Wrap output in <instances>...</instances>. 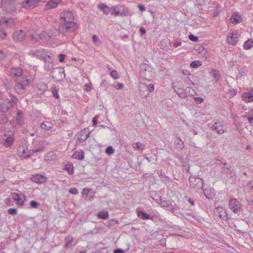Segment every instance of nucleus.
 Returning a JSON list of instances; mask_svg holds the SVG:
<instances>
[{
	"label": "nucleus",
	"instance_id": "24",
	"mask_svg": "<svg viewBox=\"0 0 253 253\" xmlns=\"http://www.w3.org/2000/svg\"><path fill=\"white\" fill-rule=\"evenodd\" d=\"M65 243L64 246V248L69 249L72 247V243L74 241V238L71 235H68L65 238Z\"/></svg>",
	"mask_w": 253,
	"mask_h": 253
},
{
	"label": "nucleus",
	"instance_id": "27",
	"mask_svg": "<svg viewBox=\"0 0 253 253\" xmlns=\"http://www.w3.org/2000/svg\"><path fill=\"white\" fill-rule=\"evenodd\" d=\"M14 89L18 94H22L25 92V87L18 82L15 84Z\"/></svg>",
	"mask_w": 253,
	"mask_h": 253
},
{
	"label": "nucleus",
	"instance_id": "62",
	"mask_svg": "<svg viewBox=\"0 0 253 253\" xmlns=\"http://www.w3.org/2000/svg\"><path fill=\"white\" fill-rule=\"evenodd\" d=\"M125 251L121 249H117L114 251V253H124Z\"/></svg>",
	"mask_w": 253,
	"mask_h": 253
},
{
	"label": "nucleus",
	"instance_id": "6",
	"mask_svg": "<svg viewBox=\"0 0 253 253\" xmlns=\"http://www.w3.org/2000/svg\"><path fill=\"white\" fill-rule=\"evenodd\" d=\"M51 77L56 81H59L65 78L64 69L62 68H53L51 73Z\"/></svg>",
	"mask_w": 253,
	"mask_h": 253
},
{
	"label": "nucleus",
	"instance_id": "20",
	"mask_svg": "<svg viewBox=\"0 0 253 253\" xmlns=\"http://www.w3.org/2000/svg\"><path fill=\"white\" fill-rule=\"evenodd\" d=\"M37 93L43 94L47 89V85L44 83H40L37 84Z\"/></svg>",
	"mask_w": 253,
	"mask_h": 253
},
{
	"label": "nucleus",
	"instance_id": "60",
	"mask_svg": "<svg viewBox=\"0 0 253 253\" xmlns=\"http://www.w3.org/2000/svg\"><path fill=\"white\" fill-rule=\"evenodd\" d=\"M65 57V54H60L59 55V61L60 62H63L64 61V58Z\"/></svg>",
	"mask_w": 253,
	"mask_h": 253
},
{
	"label": "nucleus",
	"instance_id": "63",
	"mask_svg": "<svg viewBox=\"0 0 253 253\" xmlns=\"http://www.w3.org/2000/svg\"><path fill=\"white\" fill-rule=\"evenodd\" d=\"M178 95L180 97L182 98H186L187 97V93L184 90L183 92H181Z\"/></svg>",
	"mask_w": 253,
	"mask_h": 253
},
{
	"label": "nucleus",
	"instance_id": "2",
	"mask_svg": "<svg viewBox=\"0 0 253 253\" xmlns=\"http://www.w3.org/2000/svg\"><path fill=\"white\" fill-rule=\"evenodd\" d=\"M43 148L33 149L28 150L25 146H19L17 148V152L19 156L23 158H28L31 157L34 153L42 151Z\"/></svg>",
	"mask_w": 253,
	"mask_h": 253
},
{
	"label": "nucleus",
	"instance_id": "61",
	"mask_svg": "<svg viewBox=\"0 0 253 253\" xmlns=\"http://www.w3.org/2000/svg\"><path fill=\"white\" fill-rule=\"evenodd\" d=\"M195 101H196L198 103H201L203 102L204 99L200 97H197L195 98Z\"/></svg>",
	"mask_w": 253,
	"mask_h": 253
},
{
	"label": "nucleus",
	"instance_id": "33",
	"mask_svg": "<svg viewBox=\"0 0 253 253\" xmlns=\"http://www.w3.org/2000/svg\"><path fill=\"white\" fill-rule=\"evenodd\" d=\"M109 216V213L107 211H99L98 214V218L102 219H107Z\"/></svg>",
	"mask_w": 253,
	"mask_h": 253
},
{
	"label": "nucleus",
	"instance_id": "51",
	"mask_svg": "<svg viewBox=\"0 0 253 253\" xmlns=\"http://www.w3.org/2000/svg\"><path fill=\"white\" fill-rule=\"evenodd\" d=\"M69 192L74 195H76L79 193L78 189L75 187L70 188L69 190Z\"/></svg>",
	"mask_w": 253,
	"mask_h": 253
},
{
	"label": "nucleus",
	"instance_id": "32",
	"mask_svg": "<svg viewBox=\"0 0 253 253\" xmlns=\"http://www.w3.org/2000/svg\"><path fill=\"white\" fill-rule=\"evenodd\" d=\"M253 46V40L252 39H249L245 42L244 44V48L245 49H250Z\"/></svg>",
	"mask_w": 253,
	"mask_h": 253
},
{
	"label": "nucleus",
	"instance_id": "37",
	"mask_svg": "<svg viewBox=\"0 0 253 253\" xmlns=\"http://www.w3.org/2000/svg\"><path fill=\"white\" fill-rule=\"evenodd\" d=\"M243 117H247L249 121V123L251 125H253V110L251 112H249L248 114L246 116H244Z\"/></svg>",
	"mask_w": 253,
	"mask_h": 253
},
{
	"label": "nucleus",
	"instance_id": "13",
	"mask_svg": "<svg viewBox=\"0 0 253 253\" xmlns=\"http://www.w3.org/2000/svg\"><path fill=\"white\" fill-rule=\"evenodd\" d=\"M13 106V105L10 102V99L6 98L4 102L0 103V111L1 113H5Z\"/></svg>",
	"mask_w": 253,
	"mask_h": 253
},
{
	"label": "nucleus",
	"instance_id": "19",
	"mask_svg": "<svg viewBox=\"0 0 253 253\" xmlns=\"http://www.w3.org/2000/svg\"><path fill=\"white\" fill-rule=\"evenodd\" d=\"M29 54L38 57H42L43 58L44 56H46L45 50L43 49H39L35 50H32L30 51V52L29 53Z\"/></svg>",
	"mask_w": 253,
	"mask_h": 253
},
{
	"label": "nucleus",
	"instance_id": "17",
	"mask_svg": "<svg viewBox=\"0 0 253 253\" xmlns=\"http://www.w3.org/2000/svg\"><path fill=\"white\" fill-rule=\"evenodd\" d=\"M61 0H49L45 5V8L49 10L57 7Z\"/></svg>",
	"mask_w": 253,
	"mask_h": 253
},
{
	"label": "nucleus",
	"instance_id": "59",
	"mask_svg": "<svg viewBox=\"0 0 253 253\" xmlns=\"http://www.w3.org/2000/svg\"><path fill=\"white\" fill-rule=\"evenodd\" d=\"M89 191H90L89 189L87 188H84L82 191V194L83 195H87L88 194V193L89 192Z\"/></svg>",
	"mask_w": 253,
	"mask_h": 253
},
{
	"label": "nucleus",
	"instance_id": "50",
	"mask_svg": "<svg viewBox=\"0 0 253 253\" xmlns=\"http://www.w3.org/2000/svg\"><path fill=\"white\" fill-rule=\"evenodd\" d=\"M18 83L20 84H21L23 85V86L25 87L29 83V80L26 79H22L20 81L18 82Z\"/></svg>",
	"mask_w": 253,
	"mask_h": 253
},
{
	"label": "nucleus",
	"instance_id": "10",
	"mask_svg": "<svg viewBox=\"0 0 253 253\" xmlns=\"http://www.w3.org/2000/svg\"><path fill=\"white\" fill-rule=\"evenodd\" d=\"M26 34L22 30H17L13 34V39L16 42H20L25 39Z\"/></svg>",
	"mask_w": 253,
	"mask_h": 253
},
{
	"label": "nucleus",
	"instance_id": "21",
	"mask_svg": "<svg viewBox=\"0 0 253 253\" xmlns=\"http://www.w3.org/2000/svg\"><path fill=\"white\" fill-rule=\"evenodd\" d=\"M53 123L51 121H45L41 124V127L45 130H49L53 127Z\"/></svg>",
	"mask_w": 253,
	"mask_h": 253
},
{
	"label": "nucleus",
	"instance_id": "3",
	"mask_svg": "<svg viewBox=\"0 0 253 253\" xmlns=\"http://www.w3.org/2000/svg\"><path fill=\"white\" fill-rule=\"evenodd\" d=\"M15 132L14 131L8 130L5 132L2 137H0V144L5 147L11 146L14 141Z\"/></svg>",
	"mask_w": 253,
	"mask_h": 253
},
{
	"label": "nucleus",
	"instance_id": "44",
	"mask_svg": "<svg viewBox=\"0 0 253 253\" xmlns=\"http://www.w3.org/2000/svg\"><path fill=\"white\" fill-rule=\"evenodd\" d=\"M10 102L12 103V104L14 105V104H16L18 101V98L16 97V96L13 94H10Z\"/></svg>",
	"mask_w": 253,
	"mask_h": 253
},
{
	"label": "nucleus",
	"instance_id": "57",
	"mask_svg": "<svg viewBox=\"0 0 253 253\" xmlns=\"http://www.w3.org/2000/svg\"><path fill=\"white\" fill-rule=\"evenodd\" d=\"M53 95L56 98L58 99L59 98V96L58 93V90L56 89H52V91Z\"/></svg>",
	"mask_w": 253,
	"mask_h": 253
},
{
	"label": "nucleus",
	"instance_id": "11",
	"mask_svg": "<svg viewBox=\"0 0 253 253\" xmlns=\"http://www.w3.org/2000/svg\"><path fill=\"white\" fill-rule=\"evenodd\" d=\"M50 55L52 54L50 53V54L44 56V69L47 71L53 69V59L51 58Z\"/></svg>",
	"mask_w": 253,
	"mask_h": 253
},
{
	"label": "nucleus",
	"instance_id": "25",
	"mask_svg": "<svg viewBox=\"0 0 253 253\" xmlns=\"http://www.w3.org/2000/svg\"><path fill=\"white\" fill-rule=\"evenodd\" d=\"M168 210L170 211L172 213L177 216L182 215V213L178 211V209L176 206L175 204H174V206L170 205V206L169 207Z\"/></svg>",
	"mask_w": 253,
	"mask_h": 253
},
{
	"label": "nucleus",
	"instance_id": "39",
	"mask_svg": "<svg viewBox=\"0 0 253 253\" xmlns=\"http://www.w3.org/2000/svg\"><path fill=\"white\" fill-rule=\"evenodd\" d=\"M111 14L115 15V16H122L123 15L122 12L117 10L116 7L114 6L111 8Z\"/></svg>",
	"mask_w": 253,
	"mask_h": 253
},
{
	"label": "nucleus",
	"instance_id": "55",
	"mask_svg": "<svg viewBox=\"0 0 253 253\" xmlns=\"http://www.w3.org/2000/svg\"><path fill=\"white\" fill-rule=\"evenodd\" d=\"M147 89L149 92H152L154 90V85L153 84H150L147 86Z\"/></svg>",
	"mask_w": 253,
	"mask_h": 253
},
{
	"label": "nucleus",
	"instance_id": "29",
	"mask_svg": "<svg viewBox=\"0 0 253 253\" xmlns=\"http://www.w3.org/2000/svg\"><path fill=\"white\" fill-rule=\"evenodd\" d=\"M98 8L102 10L104 14H108L110 11V9L107 5L104 3H101L98 5Z\"/></svg>",
	"mask_w": 253,
	"mask_h": 253
},
{
	"label": "nucleus",
	"instance_id": "5",
	"mask_svg": "<svg viewBox=\"0 0 253 253\" xmlns=\"http://www.w3.org/2000/svg\"><path fill=\"white\" fill-rule=\"evenodd\" d=\"M229 207L230 209L235 213L242 211V204L235 198H232L229 200Z\"/></svg>",
	"mask_w": 253,
	"mask_h": 253
},
{
	"label": "nucleus",
	"instance_id": "36",
	"mask_svg": "<svg viewBox=\"0 0 253 253\" xmlns=\"http://www.w3.org/2000/svg\"><path fill=\"white\" fill-rule=\"evenodd\" d=\"M16 123L19 126H21L23 124V120L22 119L21 113L19 111L17 114Z\"/></svg>",
	"mask_w": 253,
	"mask_h": 253
},
{
	"label": "nucleus",
	"instance_id": "23",
	"mask_svg": "<svg viewBox=\"0 0 253 253\" xmlns=\"http://www.w3.org/2000/svg\"><path fill=\"white\" fill-rule=\"evenodd\" d=\"M22 74V70L21 68H12L10 71L11 77H18Z\"/></svg>",
	"mask_w": 253,
	"mask_h": 253
},
{
	"label": "nucleus",
	"instance_id": "45",
	"mask_svg": "<svg viewBox=\"0 0 253 253\" xmlns=\"http://www.w3.org/2000/svg\"><path fill=\"white\" fill-rule=\"evenodd\" d=\"M6 36L5 31L3 29H0V41L4 40Z\"/></svg>",
	"mask_w": 253,
	"mask_h": 253
},
{
	"label": "nucleus",
	"instance_id": "1",
	"mask_svg": "<svg viewBox=\"0 0 253 253\" xmlns=\"http://www.w3.org/2000/svg\"><path fill=\"white\" fill-rule=\"evenodd\" d=\"M61 28L62 30L72 32L78 29V24L74 22V16L70 10H65L60 14Z\"/></svg>",
	"mask_w": 253,
	"mask_h": 253
},
{
	"label": "nucleus",
	"instance_id": "28",
	"mask_svg": "<svg viewBox=\"0 0 253 253\" xmlns=\"http://www.w3.org/2000/svg\"><path fill=\"white\" fill-rule=\"evenodd\" d=\"M89 134L90 132H87V130L84 129L81 132V137L79 138V140L82 142L85 141L89 137Z\"/></svg>",
	"mask_w": 253,
	"mask_h": 253
},
{
	"label": "nucleus",
	"instance_id": "54",
	"mask_svg": "<svg viewBox=\"0 0 253 253\" xmlns=\"http://www.w3.org/2000/svg\"><path fill=\"white\" fill-rule=\"evenodd\" d=\"M189 39L193 42H197L198 41V37H196L193 35L190 34L189 36Z\"/></svg>",
	"mask_w": 253,
	"mask_h": 253
},
{
	"label": "nucleus",
	"instance_id": "12",
	"mask_svg": "<svg viewBox=\"0 0 253 253\" xmlns=\"http://www.w3.org/2000/svg\"><path fill=\"white\" fill-rule=\"evenodd\" d=\"M239 35L237 33H229L228 34L227 41L229 44L235 45L238 42Z\"/></svg>",
	"mask_w": 253,
	"mask_h": 253
},
{
	"label": "nucleus",
	"instance_id": "22",
	"mask_svg": "<svg viewBox=\"0 0 253 253\" xmlns=\"http://www.w3.org/2000/svg\"><path fill=\"white\" fill-rule=\"evenodd\" d=\"M84 151L82 150H80L75 151L72 155V157L74 159L82 160L84 159Z\"/></svg>",
	"mask_w": 253,
	"mask_h": 253
},
{
	"label": "nucleus",
	"instance_id": "53",
	"mask_svg": "<svg viewBox=\"0 0 253 253\" xmlns=\"http://www.w3.org/2000/svg\"><path fill=\"white\" fill-rule=\"evenodd\" d=\"M141 143L140 142H136V143H134L132 144V147L135 149H136V150H140L141 149Z\"/></svg>",
	"mask_w": 253,
	"mask_h": 253
},
{
	"label": "nucleus",
	"instance_id": "48",
	"mask_svg": "<svg viewBox=\"0 0 253 253\" xmlns=\"http://www.w3.org/2000/svg\"><path fill=\"white\" fill-rule=\"evenodd\" d=\"M7 212L9 214L15 215L17 214V210L15 208H10L7 210Z\"/></svg>",
	"mask_w": 253,
	"mask_h": 253
},
{
	"label": "nucleus",
	"instance_id": "16",
	"mask_svg": "<svg viewBox=\"0 0 253 253\" xmlns=\"http://www.w3.org/2000/svg\"><path fill=\"white\" fill-rule=\"evenodd\" d=\"M31 179L34 182L38 184L43 183L46 180V178L40 174H37L32 175Z\"/></svg>",
	"mask_w": 253,
	"mask_h": 253
},
{
	"label": "nucleus",
	"instance_id": "56",
	"mask_svg": "<svg viewBox=\"0 0 253 253\" xmlns=\"http://www.w3.org/2000/svg\"><path fill=\"white\" fill-rule=\"evenodd\" d=\"M174 89L175 91L176 92V93L178 95L180 94L181 92H183L184 91V90L182 88H179L177 86H175L174 87Z\"/></svg>",
	"mask_w": 253,
	"mask_h": 253
},
{
	"label": "nucleus",
	"instance_id": "4",
	"mask_svg": "<svg viewBox=\"0 0 253 253\" xmlns=\"http://www.w3.org/2000/svg\"><path fill=\"white\" fill-rule=\"evenodd\" d=\"M140 74L141 77L147 80H150L152 77V73L151 68L146 64H141L140 66Z\"/></svg>",
	"mask_w": 253,
	"mask_h": 253
},
{
	"label": "nucleus",
	"instance_id": "9",
	"mask_svg": "<svg viewBox=\"0 0 253 253\" xmlns=\"http://www.w3.org/2000/svg\"><path fill=\"white\" fill-rule=\"evenodd\" d=\"M214 214L219 216L222 220H226L228 218V214L226 209L222 207H218L213 211Z\"/></svg>",
	"mask_w": 253,
	"mask_h": 253
},
{
	"label": "nucleus",
	"instance_id": "31",
	"mask_svg": "<svg viewBox=\"0 0 253 253\" xmlns=\"http://www.w3.org/2000/svg\"><path fill=\"white\" fill-rule=\"evenodd\" d=\"M211 74L215 78L216 82H217L220 78L219 72L216 69H212L211 71Z\"/></svg>",
	"mask_w": 253,
	"mask_h": 253
},
{
	"label": "nucleus",
	"instance_id": "42",
	"mask_svg": "<svg viewBox=\"0 0 253 253\" xmlns=\"http://www.w3.org/2000/svg\"><path fill=\"white\" fill-rule=\"evenodd\" d=\"M218 161H220L221 162V164L223 165V169H224L225 170V173H231L232 171L230 169L226 167L227 165V163L226 162L222 163L221 161H220V160H218Z\"/></svg>",
	"mask_w": 253,
	"mask_h": 253
},
{
	"label": "nucleus",
	"instance_id": "47",
	"mask_svg": "<svg viewBox=\"0 0 253 253\" xmlns=\"http://www.w3.org/2000/svg\"><path fill=\"white\" fill-rule=\"evenodd\" d=\"M179 141L177 142V146L178 147L179 149H182L184 147V144L183 141L180 139L179 138Z\"/></svg>",
	"mask_w": 253,
	"mask_h": 253
},
{
	"label": "nucleus",
	"instance_id": "14",
	"mask_svg": "<svg viewBox=\"0 0 253 253\" xmlns=\"http://www.w3.org/2000/svg\"><path fill=\"white\" fill-rule=\"evenodd\" d=\"M3 10L8 14H13L15 12L16 8L13 3V1H10L9 2L6 3Z\"/></svg>",
	"mask_w": 253,
	"mask_h": 253
},
{
	"label": "nucleus",
	"instance_id": "35",
	"mask_svg": "<svg viewBox=\"0 0 253 253\" xmlns=\"http://www.w3.org/2000/svg\"><path fill=\"white\" fill-rule=\"evenodd\" d=\"M13 199L14 201H17L18 204L20 205L23 204V201L21 198L20 195L18 193H14L13 195Z\"/></svg>",
	"mask_w": 253,
	"mask_h": 253
},
{
	"label": "nucleus",
	"instance_id": "40",
	"mask_svg": "<svg viewBox=\"0 0 253 253\" xmlns=\"http://www.w3.org/2000/svg\"><path fill=\"white\" fill-rule=\"evenodd\" d=\"M201 65V62L199 60L193 61L190 64V66L193 68H197Z\"/></svg>",
	"mask_w": 253,
	"mask_h": 253
},
{
	"label": "nucleus",
	"instance_id": "30",
	"mask_svg": "<svg viewBox=\"0 0 253 253\" xmlns=\"http://www.w3.org/2000/svg\"><path fill=\"white\" fill-rule=\"evenodd\" d=\"M137 216L142 219L145 220L150 218V215L143 211H138L137 212Z\"/></svg>",
	"mask_w": 253,
	"mask_h": 253
},
{
	"label": "nucleus",
	"instance_id": "43",
	"mask_svg": "<svg viewBox=\"0 0 253 253\" xmlns=\"http://www.w3.org/2000/svg\"><path fill=\"white\" fill-rule=\"evenodd\" d=\"M92 40L94 43L97 45L99 46L101 42L99 39V38L95 35H93L92 36Z\"/></svg>",
	"mask_w": 253,
	"mask_h": 253
},
{
	"label": "nucleus",
	"instance_id": "18",
	"mask_svg": "<svg viewBox=\"0 0 253 253\" xmlns=\"http://www.w3.org/2000/svg\"><path fill=\"white\" fill-rule=\"evenodd\" d=\"M230 20L232 24H237L242 21V18L238 13L234 12L230 17Z\"/></svg>",
	"mask_w": 253,
	"mask_h": 253
},
{
	"label": "nucleus",
	"instance_id": "15",
	"mask_svg": "<svg viewBox=\"0 0 253 253\" xmlns=\"http://www.w3.org/2000/svg\"><path fill=\"white\" fill-rule=\"evenodd\" d=\"M211 129L219 135L222 134L225 132L222 125L220 122L214 123L211 126Z\"/></svg>",
	"mask_w": 253,
	"mask_h": 253
},
{
	"label": "nucleus",
	"instance_id": "26",
	"mask_svg": "<svg viewBox=\"0 0 253 253\" xmlns=\"http://www.w3.org/2000/svg\"><path fill=\"white\" fill-rule=\"evenodd\" d=\"M242 97L245 102H250L253 101V94L251 92H244Z\"/></svg>",
	"mask_w": 253,
	"mask_h": 253
},
{
	"label": "nucleus",
	"instance_id": "52",
	"mask_svg": "<svg viewBox=\"0 0 253 253\" xmlns=\"http://www.w3.org/2000/svg\"><path fill=\"white\" fill-rule=\"evenodd\" d=\"M30 205L32 208H37L39 205V204L36 201H31L30 203Z\"/></svg>",
	"mask_w": 253,
	"mask_h": 253
},
{
	"label": "nucleus",
	"instance_id": "8",
	"mask_svg": "<svg viewBox=\"0 0 253 253\" xmlns=\"http://www.w3.org/2000/svg\"><path fill=\"white\" fill-rule=\"evenodd\" d=\"M21 7L25 9L33 8L38 3V0H18Z\"/></svg>",
	"mask_w": 253,
	"mask_h": 253
},
{
	"label": "nucleus",
	"instance_id": "7",
	"mask_svg": "<svg viewBox=\"0 0 253 253\" xmlns=\"http://www.w3.org/2000/svg\"><path fill=\"white\" fill-rule=\"evenodd\" d=\"M189 181L191 186L194 189L199 190L202 188L204 184L203 179L198 177H191L189 178Z\"/></svg>",
	"mask_w": 253,
	"mask_h": 253
},
{
	"label": "nucleus",
	"instance_id": "49",
	"mask_svg": "<svg viewBox=\"0 0 253 253\" xmlns=\"http://www.w3.org/2000/svg\"><path fill=\"white\" fill-rule=\"evenodd\" d=\"M160 200L161 207L163 208L167 207V209H169V207L170 206V205H169L168 201L165 200L163 201L162 199H161Z\"/></svg>",
	"mask_w": 253,
	"mask_h": 253
},
{
	"label": "nucleus",
	"instance_id": "58",
	"mask_svg": "<svg viewBox=\"0 0 253 253\" xmlns=\"http://www.w3.org/2000/svg\"><path fill=\"white\" fill-rule=\"evenodd\" d=\"M113 86L117 89H120L123 88L124 84L122 83H118V84L113 85Z\"/></svg>",
	"mask_w": 253,
	"mask_h": 253
},
{
	"label": "nucleus",
	"instance_id": "41",
	"mask_svg": "<svg viewBox=\"0 0 253 253\" xmlns=\"http://www.w3.org/2000/svg\"><path fill=\"white\" fill-rule=\"evenodd\" d=\"M110 76L112 78H113L115 80L118 79L120 77L117 71L115 70H113L110 72Z\"/></svg>",
	"mask_w": 253,
	"mask_h": 253
},
{
	"label": "nucleus",
	"instance_id": "64",
	"mask_svg": "<svg viewBox=\"0 0 253 253\" xmlns=\"http://www.w3.org/2000/svg\"><path fill=\"white\" fill-rule=\"evenodd\" d=\"M248 186L250 188V189L253 191V180H251L250 182H249Z\"/></svg>",
	"mask_w": 253,
	"mask_h": 253
},
{
	"label": "nucleus",
	"instance_id": "34",
	"mask_svg": "<svg viewBox=\"0 0 253 253\" xmlns=\"http://www.w3.org/2000/svg\"><path fill=\"white\" fill-rule=\"evenodd\" d=\"M64 169L67 171L69 174L72 175L74 173V168L72 164H68L64 168Z\"/></svg>",
	"mask_w": 253,
	"mask_h": 253
},
{
	"label": "nucleus",
	"instance_id": "38",
	"mask_svg": "<svg viewBox=\"0 0 253 253\" xmlns=\"http://www.w3.org/2000/svg\"><path fill=\"white\" fill-rule=\"evenodd\" d=\"M7 122L6 115L3 113L0 114V124H5Z\"/></svg>",
	"mask_w": 253,
	"mask_h": 253
},
{
	"label": "nucleus",
	"instance_id": "46",
	"mask_svg": "<svg viewBox=\"0 0 253 253\" xmlns=\"http://www.w3.org/2000/svg\"><path fill=\"white\" fill-rule=\"evenodd\" d=\"M105 152L109 155H111L114 152V150L112 146H108L105 150Z\"/></svg>",
	"mask_w": 253,
	"mask_h": 253
}]
</instances>
